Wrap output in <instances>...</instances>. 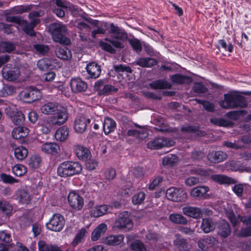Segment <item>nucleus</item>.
Listing matches in <instances>:
<instances>
[{
    "instance_id": "nucleus-30",
    "label": "nucleus",
    "mask_w": 251,
    "mask_h": 251,
    "mask_svg": "<svg viewBox=\"0 0 251 251\" xmlns=\"http://www.w3.org/2000/svg\"><path fill=\"white\" fill-rule=\"evenodd\" d=\"M75 154L79 159H87L89 158L91 156V153L90 151L87 148L82 146H75Z\"/></svg>"
},
{
    "instance_id": "nucleus-38",
    "label": "nucleus",
    "mask_w": 251,
    "mask_h": 251,
    "mask_svg": "<svg viewBox=\"0 0 251 251\" xmlns=\"http://www.w3.org/2000/svg\"><path fill=\"white\" fill-rule=\"evenodd\" d=\"M216 241L214 237L207 236L206 237L199 240L198 246L203 250L214 245Z\"/></svg>"
},
{
    "instance_id": "nucleus-15",
    "label": "nucleus",
    "mask_w": 251,
    "mask_h": 251,
    "mask_svg": "<svg viewBox=\"0 0 251 251\" xmlns=\"http://www.w3.org/2000/svg\"><path fill=\"white\" fill-rule=\"evenodd\" d=\"M174 141L163 137L157 138L148 143L147 147L151 150L158 149L165 147H170L174 145Z\"/></svg>"
},
{
    "instance_id": "nucleus-58",
    "label": "nucleus",
    "mask_w": 251,
    "mask_h": 251,
    "mask_svg": "<svg viewBox=\"0 0 251 251\" xmlns=\"http://www.w3.org/2000/svg\"><path fill=\"white\" fill-rule=\"evenodd\" d=\"M14 90L15 88L12 86H5L0 91V96L5 97L8 95H10L14 92Z\"/></svg>"
},
{
    "instance_id": "nucleus-33",
    "label": "nucleus",
    "mask_w": 251,
    "mask_h": 251,
    "mask_svg": "<svg viewBox=\"0 0 251 251\" xmlns=\"http://www.w3.org/2000/svg\"><path fill=\"white\" fill-rule=\"evenodd\" d=\"M109 206L106 204L97 206L90 211V215L94 217H99L105 214L108 210Z\"/></svg>"
},
{
    "instance_id": "nucleus-20",
    "label": "nucleus",
    "mask_w": 251,
    "mask_h": 251,
    "mask_svg": "<svg viewBox=\"0 0 251 251\" xmlns=\"http://www.w3.org/2000/svg\"><path fill=\"white\" fill-rule=\"evenodd\" d=\"M55 53L58 58L63 60H70L72 57L71 51L65 45L57 46Z\"/></svg>"
},
{
    "instance_id": "nucleus-3",
    "label": "nucleus",
    "mask_w": 251,
    "mask_h": 251,
    "mask_svg": "<svg viewBox=\"0 0 251 251\" xmlns=\"http://www.w3.org/2000/svg\"><path fill=\"white\" fill-rule=\"evenodd\" d=\"M109 33L112 34L111 42L113 46L118 49H123L124 42L128 39V35L125 30L111 23L110 25Z\"/></svg>"
},
{
    "instance_id": "nucleus-63",
    "label": "nucleus",
    "mask_w": 251,
    "mask_h": 251,
    "mask_svg": "<svg viewBox=\"0 0 251 251\" xmlns=\"http://www.w3.org/2000/svg\"><path fill=\"white\" fill-rule=\"evenodd\" d=\"M48 65L49 69H54L56 68H60L61 67V63L55 58H48Z\"/></svg>"
},
{
    "instance_id": "nucleus-55",
    "label": "nucleus",
    "mask_w": 251,
    "mask_h": 251,
    "mask_svg": "<svg viewBox=\"0 0 251 251\" xmlns=\"http://www.w3.org/2000/svg\"><path fill=\"white\" fill-rule=\"evenodd\" d=\"M145 194L143 192H138L132 197V202L134 204H141L145 200Z\"/></svg>"
},
{
    "instance_id": "nucleus-31",
    "label": "nucleus",
    "mask_w": 251,
    "mask_h": 251,
    "mask_svg": "<svg viewBox=\"0 0 251 251\" xmlns=\"http://www.w3.org/2000/svg\"><path fill=\"white\" fill-rule=\"evenodd\" d=\"M29 133L28 129L25 126L14 128L12 131V136L15 139H20L26 137Z\"/></svg>"
},
{
    "instance_id": "nucleus-44",
    "label": "nucleus",
    "mask_w": 251,
    "mask_h": 251,
    "mask_svg": "<svg viewBox=\"0 0 251 251\" xmlns=\"http://www.w3.org/2000/svg\"><path fill=\"white\" fill-rule=\"evenodd\" d=\"M112 39L110 40L108 38H105L104 41L100 42V47L104 50L111 53H115L116 52L115 49L113 47L112 43Z\"/></svg>"
},
{
    "instance_id": "nucleus-45",
    "label": "nucleus",
    "mask_w": 251,
    "mask_h": 251,
    "mask_svg": "<svg viewBox=\"0 0 251 251\" xmlns=\"http://www.w3.org/2000/svg\"><path fill=\"white\" fill-rule=\"evenodd\" d=\"M169 220L172 222L176 224L185 225L187 223V219L183 215L177 213L170 214Z\"/></svg>"
},
{
    "instance_id": "nucleus-56",
    "label": "nucleus",
    "mask_w": 251,
    "mask_h": 251,
    "mask_svg": "<svg viewBox=\"0 0 251 251\" xmlns=\"http://www.w3.org/2000/svg\"><path fill=\"white\" fill-rule=\"evenodd\" d=\"M170 78L173 82L177 84L184 83L188 79L187 77L180 74L173 75L171 76Z\"/></svg>"
},
{
    "instance_id": "nucleus-61",
    "label": "nucleus",
    "mask_w": 251,
    "mask_h": 251,
    "mask_svg": "<svg viewBox=\"0 0 251 251\" xmlns=\"http://www.w3.org/2000/svg\"><path fill=\"white\" fill-rule=\"evenodd\" d=\"M0 210L5 214H8L12 210V207L7 201H0Z\"/></svg>"
},
{
    "instance_id": "nucleus-5",
    "label": "nucleus",
    "mask_w": 251,
    "mask_h": 251,
    "mask_svg": "<svg viewBox=\"0 0 251 251\" xmlns=\"http://www.w3.org/2000/svg\"><path fill=\"white\" fill-rule=\"evenodd\" d=\"M49 30L54 41L64 45H69L71 43L70 40L65 36L67 28L64 25L61 23L51 24Z\"/></svg>"
},
{
    "instance_id": "nucleus-53",
    "label": "nucleus",
    "mask_w": 251,
    "mask_h": 251,
    "mask_svg": "<svg viewBox=\"0 0 251 251\" xmlns=\"http://www.w3.org/2000/svg\"><path fill=\"white\" fill-rule=\"evenodd\" d=\"M12 171L16 176H21L26 172V168L22 164H17L12 168Z\"/></svg>"
},
{
    "instance_id": "nucleus-43",
    "label": "nucleus",
    "mask_w": 251,
    "mask_h": 251,
    "mask_svg": "<svg viewBox=\"0 0 251 251\" xmlns=\"http://www.w3.org/2000/svg\"><path fill=\"white\" fill-rule=\"evenodd\" d=\"M231 233L229 224L226 221H223L219 228L218 234L223 238L228 236Z\"/></svg>"
},
{
    "instance_id": "nucleus-39",
    "label": "nucleus",
    "mask_w": 251,
    "mask_h": 251,
    "mask_svg": "<svg viewBox=\"0 0 251 251\" xmlns=\"http://www.w3.org/2000/svg\"><path fill=\"white\" fill-rule=\"evenodd\" d=\"M149 86L154 89H163L171 88L172 85L167 81L160 79L150 83Z\"/></svg>"
},
{
    "instance_id": "nucleus-47",
    "label": "nucleus",
    "mask_w": 251,
    "mask_h": 251,
    "mask_svg": "<svg viewBox=\"0 0 251 251\" xmlns=\"http://www.w3.org/2000/svg\"><path fill=\"white\" fill-rule=\"evenodd\" d=\"M177 156L173 154H169L164 156L162 159V164L164 166H172L177 162Z\"/></svg>"
},
{
    "instance_id": "nucleus-46",
    "label": "nucleus",
    "mask_w": 251,
    "mask_h": 251,
    "mask_svg": "<svg viewBox=\"0 0 251 251\" xmlns=\"http://www.w3.org/2000/svg\"><path fill=\"white\" fill-rule=\"evenodd\" d=\"M14 154L17 159L22 160L27 156L28 151L25 147L20 146L15 148Z\"/></svg>"
},
{
    "instance_id": "nucleus-57",
    "label": "nucleus",
    "mask_w": 251,
    "mask_h": 251,
    "mask_svg": "<svg viewBox=\"0 0 251 251\" xmlns=\"http://www.w3.org/2000/svg\"><path fill=\"white\" fill-rule=\"evenodd\" d=\"M210 122L213 124L221 126H228L229 122L223 118H213L210 119Z\"/></svg>"
},
{
    "instance_id": "nucleus-50",
    "label": "nucleus",
    "mask_w": 251,
    "mask_h": 251,
    "mask_svg": "<svg viewBox=\"0 0 251 251\" xmlns=\"http://www.w3.org/2000/svg\"><path fill=\"white\" fill-rule=\"evenodd\" d=\"M25 119V116L21 111L16 112L11 116L12 122L16 125L22 124Z\"/></svg>"
},
{
    "instance_id": "nucleus-25",
    "label": "nucleus",
    "mask_w": 251,
    "mask_h": 251,
    "mask_svg": "<svg viewBox=\"0 0 251 251\" xmlns=\"http://www.w3.org/2000/svg\"><path fill=\"white\" fill-rule=\"evenodd\" d=\"M16 200L22 204H27L31 200L29 193L25 189L18 190L15 194Z\"/></svg>"
},
{
    "instance_id": "nucleus-59",
    "label": "nucleus",
    "mask_w": 251,
    "mask_h": 251,
    "mask_svg": "<svg viewBox=\"0 0 251 251\" xmlns=\"http://www.w3.org/2000/svg\"><path fill=\"white\" fill-rule=\"evenodd\" d=\"M32 6V5L29 4L15 6V11L17 14H22L24 12H27L31 10Z\"/></svg>"
},
{
    "instance_id": "nucleus-42",
    "label": "nucleus",
    "mask_w": 251,
    "mask_h": 251,
    "mask_svg": "<svg viewBox=\"0 0 251 251\" xmlns=\"http://www.w3.org/2000/svg\"><path fill=\"white\" fill-rule=\"evenodd\" d=\"M39 251H59V247L47 244L45 241L40 240L38 243Z\"/></svg>"
},
{
    "instance_id": "nucleus-29",
    "label": "nucleus",
    "mask_w": 251,
    "mask_h": 251,
    "mask_svg": "<svg viewBox=\"0 0 251 251\" xmlns=\"http://www.w3.org/2000/svg\"><path fill=\"white\" fill-rule=\"evenodd\" d=\"M86 70L90 77L91 78H98L101 73L100 66L95 62H92L88 64L86 67Z\"/></svg>"
},
{
    "instance_id": "nucleus-54",
    "label": "nucleus",
    "mask_w": 251,
    "mask_h": 251,
    "mask_svg": "<svg viewBox=\"0 0 251 251\" xmlns=\"http://www.w3.org/2000/svg\"><path fill=\"white\" fill-rule=\"evenodd\" d=\"M0 51L10 52L15 50V45L10 42H1L0 44Z\"/></svg>"
},
{
    "instance_id": "nucleus-52",
    "label": "nucleus",
    "mask_w": 251,
    "mask_h": 251,
    "mask_svg": "<svg viewBox=\"0 0 251 251\" xmlns=\"http://www.w3.org/2000/svg\"><path fill=\"white\" fill-rule=\"evenodd\" d=\"M132 251H147L144 244L139 240L133 242L130 245Z\"/></svg>"
},
{
    "instance_id": "nucleus-2",
    "label": "nucleus",
    "mask_w": 251,
    "mask_h": 251,
    "mask_svg": "<svg viewBox=\"0 0 251 251\" xmlns=\"http://www.w3.org/2000/svg\"><path fill=\"white\" fill-rule=\"evenodd\" d=\"M109 33L112 34L111 42L113 46L118 49H123L124 42L128 39V35L125 30L111 23L110 25Z\"/></svg>"
},
{
    "instance_id": "nucleus-16",
    "label": "nucleus",
    "mask_w": 251,
    "mask_h": 251,
    "mask_svg": "<svg viewBox=\"0 0 251 251\" xmlns=\"http://www.w3.org/2000/svg\"><path fill=\"white\" fill-rule=\"evenodd\" d=\"M90 122L91 120L85 117L82 116L77 117L74 121L75 131L77 133H84L86 130L88 125Z\"/></svg>"
},
{
    "instance_id": "nucleus-18",
    "label": "nucleus",
    "mask_w": 251,
    "mask_h": 251,
    "mask_svg": "<svg viewBox=\"0 0 251 251\" xmlns=\"http://www.w3.org/2000/svg\"><path fill=\"white\" fill-rule=\"evenodd\" d=\"M226 215L227 218L229 220L233 227L238 225L240 221L242 222L244 224L249 225H251V216L247 217H239L238 218L236 217L233 212L230 210H227L226 212Z\"/></svg>"
},
{
    "instance_id": "nucleus-22",
    "label": "nucleus",
    "mask_w": 251,
    "mask_h": 251,
    "mask_svg": "<svg viewBox=\"0 0 251 251\" xmlns=\"http://www.w3.org/2000/svg\"><path fill=\"white\" fill-rule=\"evenodd\" d=\"M123 133L125 135L134 137L139 140H143L148 136L147 129L145 127L140 128L139 130L129 129L126 133L124 131Z\"/></svg>"
},
{
    "instance_id": "nucleus-64",
    "label": "nucleus",
    "mask_w": 251,
    "mask_h": 251,
    "mask_svg": "<svg viewBox=\"0 0 251 251\" xmlns=\"http://www.w3.org/2000/svg\"><path fill=\"white\" fill-rule=\"evenodd\" d=\"M236 235L238 237H242L251 236V226L241 229L239 232L236 233Z\"/></svg>"
},
{
    "instance_id": "nucleus-19",
    "label": "nucleus",
    "mask_w": 251,
    "mask_h": 251,
    "mask_svg": "<svg viewBox=\"0 0 251 251\" xmlns=\"http://www.w3.org/2000/svg\"><path fill=\"white\" fill-rule=\"evenodd\" d=\"M41 151L48 154L56 155L60 152V149L59 145L54 142H46L41 145Z\"/></svg>"
},
{
    "instance_id": "nucleus-7",
    "label": "nucleus",
    "mask_w": 251,
    "mask_h": 251,
    "mask_svg": "<svg viewBox=\"0 0 251 251\" xmlns=\"http://www.w3.org/2000/svg\"><path fill=\"white\" fill-rule=\"evenodd\" d=\"M44 15V11L42 10L35 11L30 12L28 14V18L30 20V24L27 22V25H24L23 30L27 34L31 36L35 35V33L33 30L34 27L40 22V19L38 18L41 17Z\"/></svg>"
},
{
    "instance_id": "nucleus-26",
    "label": "nucleus",
    "mask_w": 251,
    "mask_h": 251,
    "mask_svg": "<svg viewBox=\"0 0 251 251\" xmlns=\"http://www.w3.org/2000/svg\"><path fill=\"white\" fill-rule=\"evenodd\" d=\"M124 239L122 234L111 235L102 239V243L109 246H117L120 244Z\"/></svg>"
},
{
    "instance_id": "nucleus-11",
    "label": "nucleus",
    "mask_w": 251,
    "mask_h": 251,
    "mask_svg": "<svg viewBox=\"0 0 251 251\" xmlns=\"http://www.w3.org/2000/svg\"><path fill=\"white\" fill-rule=\"evenodd\" d=\"M3 77L8 81H14L20 75L21 72L19 67L10 64H6L2 70Z\"/></svg>"
},
{
    "instance_id": "nucleus-48",
    "label": "nucleus",
    "mask_w": 251,
    "mask_h": 251,
    "mask_svg": "<svg viewBox=\"0 0 251 251\" xmlns=\"http://www.w3.org/2000/svg\"><path fill=\"white\" fill-rule=\"evenodd\" d=\"M39 126L40 127V130L43 133L48 134L50 132L52 126H54L51 124V121L48 118L44 120Z\"/></svg>"
},
{
    "instance_id": "nucleus-62",
    "label": "nucleus",
    "mask_w": 251,
    "mask_h": 251,
    "mask_svg": "<svg viewBox=\"0 0 251 251\" xmlns=\"http://www.w3.org/2000/svg\"><path fill=\"white\" fill-rule=\"evenodd\" d=\"M117 89L111 85H106L100 90V93L101 95H108L112 92H116Z\"/></svg>"
},
{
    "instance_id": "nucleus-32",
    "label": "nucleus",
    "mask_w": 251,
    "mask_h": 251,
    "mask_svg": "<svg viewBox=\"0 0 251 251\" xmlns=\"http://www.w3.org/2000/svg\"><path fill=\"white\" fill-rule=\"evenodd\" d=\"M211 178L212 180L221 184H234L236 182V181L233 178L225 175H215L212 176Z\"/></svg>"
},
{
    "instance_id": "nucleus-17",
    "label": "nucleus",
    "mask_w": 251,
    "mask_h": 251,
    "mask_svg": "<svg viewBox=\"0 0 251 251\" xmlns=\"http://www.w3.org/2000/svg\"><path fill=\"white\" fill-rule=\"evenodd\" d=\"M70 86L72 92L75 93L84 92L87 88V83L79 77L72 78Z\"/></svg>"
},
{
    "instance_id": "nucleus-51",
    "label": "nucleus",
    "mask_w": 251,
    "mask_h": 251,
    "mask_svg": "<svg viewBox=\"0 0 251 251\" xmlns=\"http://www.w3.org/2000/svg\"><path fill=\"white\" fill-rule=\"evenodd\" d=\"M128 42L133 49L136 52H140L141 51L142 49V43L139 40L133 38L128 39Z\"/></svg>"
},
{
    "instance_id": "nucleus-12",
    "label": "nucleus",
    "mask_w": 251,
    "mask_h": 251,
    "mask_svg": "<svg viewBox=\"0 0 251 251\" xmlns=\"http://www.w3.org/2000/svg\"><path fill=\"white\" fill-rule=\"evenodd\" d=\"M65 221L64 217L59 214H54L46 226L48 229L54 231L61 230L64 226Z\"/></svg>"
},
{
    "instance_id": "nucleus-21",
    "label": "nucleus",
    "mask_w": 251,
    "mask_h": 251,
    "mask_svg": "<svg viewBox=\"0 0 251 251\" xmlns=\"http://www.w3.org/2000/svg\"><path fill=\"white\" fill-rule=\"evenodd\" d=\"M209 190V187L207 186H197L190 191V195L192 197L197 200H201L205 198V195Z\"/></svg>"
},
{
    "instance_id": "nucleus-34",
    "label": "nucleus",
    "mask_w": 251,
    "mask_h": 251,
    "mask_svg": "<svg viewBox=\"0 0 251 251\" xmlns=\"http://www.w3.org/2000/svg\"><path fill=\"white\" fill-rule=\"evenodd\" d=\"M107 225L104 223L100 224L93 231L91 239L93 241H97L107 230Z\"/></svg>"
},
{
    "instance_id": "nucleus-4",
    "label": "nucleus",
    "mask_w": 251,
    "mask_h": 251,
    "mask_svg": "<svg viewBox=\"0 0 251 251\" xmlns=\"http://www.w3.org/2000/svg\"><path fill=\"white\" fill-rule=\"evenodd\" d=\"M82 171L81 165L76 162L64 161L57 168V174L61 177H68L79 174Z\"/></svg>"
},
{
    "instance_id": "nucleus-60",
    "label": "nucleus",
    "mask_w": 251,
    "mask_h": 251,
    "mask_svg": "<svg viewBox=\"0 0 251 251\" xmlns=\"http://www.w3.org/2000/svg\"><path fill=\"white\" fill-rule=\"evenodd\" d=\"M34 49L37 52L41 54H46L50 50V48L48 46L42 44L34 45Z\"/></svg>"
},
{
    "instance_id": "nucleus-41",
    "label": "nucleus",
    "mask_w": 251,
    "mask_h": 251,
    "mask_svg": "<svg viewBox=\"0 0 251 251\" xmlns=\"http://www.w3.org/2000/svg\"><path fill=\"white\" fill-rule=\"evenodd\" d=\"M5 20L7 22L16 23L20 26L24 27V25H27V21L23 19L21 16H9L7 14H5Z\"/></svg>"
},
{
    "instance_id": "nucleus-49",
    "label": "nucleus",
    "mask_w": 251,
    "mask_h": 251,
    "mask_svg": "<svg viewBox=\"0 0 251 251\" xmlns=\"http://www.w3.org/2000/svg\"><path fill=\"white\" fill-rule=\"evenodd\" d=\"M176 238L174 241L175 245L180 250L185 251L188 247L186 240L177 235H176Z\"/></svg>"
},
{
    "instance_id": "nucleus-35",
    "label": "nucleus",
    "mask_w": 251,
    "mask_h": 251,
    "mask_svg": "<svg viewBox=\"0 0 251 251\" xmlns=\"http://www.w3.org/2000/svg\"><path fill=\"white\" fill-rule=\"evenodd\" d=\"M115 122L110 118H105L103 123V129L105 134L113 132L116 128Z\"/></svg>"
},
{
    "instance_id": "nucleus-28",
    "label": "nucleus",
    "mask_w": 251,
    "mask_h": 251,
    "mask_svg": "<svg viewBox=\"0 0 251 251\" xmlns=\"http://www.w3.org/2000/svg\"><path fill=\"white\" fill-rule=\"evenodd\" d=\"M227 156L222 151H213L207 155L208 159L212 163H219L226 160Z\"/></svg>"
},
{
    "instance_id": "nucleus-13",
    "label": "nucleus",
    "mask_w": 251,
    "mask_h": 251,
    "mask_svg": "<svg viewBox=\"0 0 251 251\" xmlns=\"http://www.w3.org/2000/svg\"><path fill=\"white\" fill-rule=\"evenodd\" d=\"M68 201L70 207L76 211L81 210L84 205L83 199L75 191L69 193L68 196Z\"/></svg>"
},
{
    "instance_id": "nucleus-9",
    "label": "nucleus",
    "mask_w": 251,
    "mask_h": 251,
    "mask_svg": "<svg viewBox=\"0 0 251 251\" xmlns=\"http://www.w3.org/2000/svg\"><path fill=\"white\" fill-rule=\"evenodd\" d=\"M68 118V113L67 109L62 106H60L51 116L49 119L51 124L54 126H60L66 122Z\"/></svg>"
},
{
    "instance_id": "nucleus-1",
    "label": "nucleus",
    "mask_w": 251,
    "mask_h": 251,
    "mask_svg": "<svg viewBox=\"0 0 251 251\" xmlns=\"http://www.w3.org/2000/svg\"><path fill=\"white\" fill-rule=\"evenodd\" d=\"M220 105L225 109L245 107L247 105L245 98L236 94H226L224 100L219 102Z\"/></svg>"
},
{
    "instance_id": "nucleus-37",
    "label": "nucleus",
    "mask_w": 251,
    "mask_h": 251,
    "mask_svg": "<svg viewBox=\"0 0 251 251\" xmlns=\"http://www.w3.org/2000/svg\"><path fill=\"white\" fill-rule=\"evenodd\" d=\"M68 136L69 128L66 126H62L58 128L55 133V139L61 142L66 140Z\"/></svg>"
},
{
    "instance_id": "nucleus-10",
    "label": "nucleus",
    "mask_w": 251,
    "mask_h": 251,
    "mask_svg": "<svg viewBox=\"0 0 251 251\" xmlns=\"http://www.w3.org/2000/svg\"><path fill=\"white\" fill-rule=\"evenodd\" d=\"M168 199L174 201H184L187 198V193L182 188L171 187L166 191Z\"/></svg>"
},
{
    "instance_id": "nucleus-23",
    "label": "nucleus",
    "mask_w": 251,
    "mask_h": 251,
    "mask_svg": "<svg viewBox=\"0 0 251 251\" xmlns=\"http://www.w3.org/2000/svg\"><path fill=\"white\" fill-rule=\"evenodd\" d=\"M145 173V169L142 167H136L132 168L129 172V175L132 176L131 179L128 178L127 181L129 182H138L144 177Z\"/></svg>"
},
{
    "instance_id": "nucleus-8",
    "label": "nucleus",
    "mask_w": 251,
    "mask_h": 251,
    "mask_svg": "<svg viewBox=\"0 0 251 251\" xmlns=\"http://www.w3.org/2000/svg\"><path fill=\"white\" fill-rule=\"evenodd\" d=\"M133 223L129 217L127 212H123L119 214L117 219L114 223L115 227L126 231L131 229Z\"/></svg>"
},
{
    "instance_id": "nucleus-24",
    "label": "nucleus",
    "mask_w": 251,
    "mask_h": 251,
    "mask_svg": "<svg viewBox=\"0 0 251 251\" xmlns=\"http://www.w3.org/2000/svg\"><path fill=\"white\" fill-rule=\"evenodd\" d=\"M182 212L184 214L189 217L198 219L202 217V213L200 208L193 206H186L182 208Z\"/></svg>"
},
{
    "instance_id": "nucleus-36",
    "label": "nucleus",
    "mask_w": 251,
    "mask_h": 251,
    "mask_svg": "<svg viewBox=\"0 0 251 251\" xmlns=\"http://www.w3.org/2000/svg\"><path fill=\"white\" fill-rule=\"evenodd\" d=\"M201 228L204 232L209 233L215 229V224L210 218L203 219Z\"/></svg>"
},
{
    "instance_id": "nucleus-6",
    "label": "nucleus",
    "mask_w": 251,
    "mask_h": 251,
    "mask_svg": "<svg viewBox=\"0 0 251 251\" xmlns=\"http://www.w3.org/2000/svg\"><path fill=\"white\" fill-rule=\"evenodd\" d=\"M53 1L55 2L56 6L52 8V10L58 17L62 18L65 16V12L62 8L69 9L73 16L77 17L79 10L76 6L70 2L62 0H53Z\"/></svg>"
},
{
    "instance_id": "nucleus-27",
    "label": "nucleus",
    "mask_w": 251,
    "mask_h": 251,
    "mask_svg": "<svg viewBox=\"0 0 251 251\" xmlns=\"http://www.w3.org/2000/svg\"><path fill=\"white\" fill-rule=\"evenodd\" d=\"M61 105L57 102H49L43 105L40 108L42 113L46 115H52Z\"/></svg>"
},
{
    "instance_id": "nucleus-40",
    "label": "nucleus",
    "mask_w": 251,
    "mask_h": 251,
    "mask_svg": "<svg viewBox=\"0 0 251 251\" xmlns=\"http://www.w3.org/2000/svg\"><path fill=\"white\" fill-rule=\"evenodd\" d=\"M157 64L156 59L152 58L143 57L139 58L136 64L142 67H151Z\"/></svg>"
},
{
    "instance_id": "nucleus-14",
    "label": "nucleus",
    "mask_w": 251,
    "mask_h": 251,
    "mask_svg": "<svg viewBox=\"0 0 251 251\" xmlns=\"http://www.w3.org/2000/svg\"><path fill=\"white\" fill-rule=\"evenodd\" d=\"M21 96L25 100H27L28 102H31L38 100L41 97L40 91L33 87H30L21 93Z\"/></svg>"
}]
</instances>
